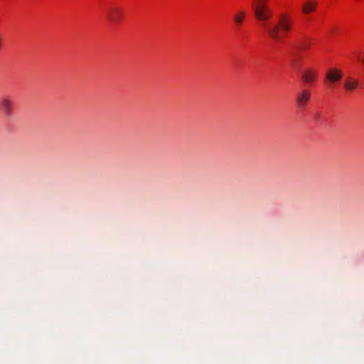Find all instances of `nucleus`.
<instances>
[{
  "instance_id": "nucleus-1",
  "label": "nucleus",
  "mask_w": 364,
  "mask_h": 364,
  "mask_svg": "<svg viewBox=\"0 0 364 364\" xmlns=\"http://www.w3.org/2000/svg\"><path fill=\"white\" fill-rule=\"evenodd\" d=\"M268 36L273 40L280 39V31L284 33L289 32L293 26L291 18L286 13H281L278 16L277 22L273 25L263 23Z\"/></svg>"
},
{
  "instance_id": "nucleus-2",
  "label": "nucleus",
  "mask_w": 364,
  "mask_h": 364,
  "mask_svg": "<svg viewBox=\"0 0 364 364\" xmlns=\"http://www.w3.org/2000/svg\"><path fill=\"white\" fill-rule=\"evenodd\" d=\"M343 77V72L341 70L338 68H330L328 69L325 75L326 85L329 87H332L333 85L338 82Z\"/></svg>"
},
{
  "instance_id": "nucleus-3",
  "label": "nucleus",
  "mask_w": 364,
  "mask_h": 364,
  "mask_svg": "<svg viewBox=\"0 0 364 364\" xmlns=\"http://www.w3.org/2000/svg\"><path fill=\"white\" fill-rule=\"evenodd\" d=\"M0 105L5 117H9L13 114L14 105L11 97H2L0 100Z\"/></svg>"
},
{
  "instance_id": "nucleus-4",
  "label": "nucleus",
  "mask_w": 364,
  "mask_h": 364,
  "mask_svg": "<svg viewBox=\"0 0 364 364\" xmlns=\"http://www.w3.org/2000/svg\"><path fill=\"white\" fill-rule=\"evenodd\" d=\"M311 96L310 90L307 89L302 90L299 92L296 98V102L299 108H304Z\"/></svg>"
},
{
  "instance_id": "nucleus-5",
  "label": "nucleus",
  "mask_w": 364,
  "mask_h": 364,
  "mask_svg": "<svg viewBox=\"0 0 364 364\" xmlns=\"http://www.w3.org/2000/svg\"><path fill=\"white\" fill-rule=\"evenodd\" d=\"M317 77V70L314 68H306L301 73L302 80L306 83H312Z\"/></svg>"
},
{
  "instance_id": "nucleus-6",
  "label": "nucleus",
  "mask_w": 364,
  "mask_h": 364,
  "mask_svg": "<svg viewBox=\"0 0 364 364\" xmlns=\"http://www.w3.org/2000/svg\"><path fill=\"white\" fill-rule=\"evenodd\" d=\"M255 16L260 21H267L272 17V11L268 7L257 9L255 11Z\"/></svg>"
},
{
  "instance_id": "nucleus-7",
  "label": "nucleus",
  "mask_w": 364,
  "mask_h": 364,
  "mask_svg": "<svg viewBox=\"0 0 364 364\" xmlns=\"http://www.w3.org/2000/svg\"><path fill=\"white\" fill-rule=\"evenodd\" d=\"M358 80L357 79L348 77L346 79L343 87L344 89L348 92H353L358 87Z\"/></svg>"
},
{
  "instance_id": "nucleus-8",
  "label": "nucleus",
  "mask_w": 364,
  "mask_h": 364,
  "mask_svg": "<svg viewBox=\"0 0 364 364\" xmlns=\"http://www.w3.org/2000/svg\"><path fill=\"white\" fill-rule=\"evenodd\" d=\"M122 15V11L117 8H113L109 10L107 17L112 22L119 21Z\"/></svg>"
},
{
  "instance_id": "nucleus-9",
  "label": "nucleus",
  "mask_w": 364,
  "mask_h": 364,
  "mask_svg": "<svg viewBox=\"0 0 364 364\" xmlns=\"http://www.w3.org/2000/svg\"><path fill=\"white\" fill-rule=\"evenodd\" d=\"M246 12L244 10H240L236 12L233 16V21L235 23L239 26L241 25L245 18Z\"/></svg>"
},
{
  "instance_id": "nucleus-10",
  "label": "nucleus",
  "mask_w": 364,
  "mask_h": 364,
  "mask_svg": "<svg viewBox=\"0 0 364 364\" xmlns=\"http://www.w3.org/2000/svg\"><path fill=\"white\" fill-rule=\"evenodd\" d=\"M316 6V1H309L304 4L302 7V11L304 14H309L311 11H313Z\"/></svg>"
},
{
  "instance_id": "nucleus-11",
  "label": "nucleus",
  "mask_w": 364,
  "mask_h": 364,
  "mask_svg": "<svg viewBox=\"0 0 364 364\" xmlns=\"http://www.w3.org/2000/svg\"><path fill=\"white\" fill-rule=\"evenodd\" d=\"M267 0H257L253 4L254 9H263V7H267L266 4Z\"/></svg>"
},
{
  "instance_id": "nucleus-12",
  "label": "nucleus",
  "mask_w": 364,
  "mask_h": 364,
  "mask_svg": "<svg viewBox=\"0 0 364 364\" xmlns=\"http://www.w3.org/2000/svg\"><path fill=\"white\" fill-rule=\"evenodd\" d=\"M292 64H293V65L296 66V63H294V62H292Z\"/></svg>"
}]
</instances>
